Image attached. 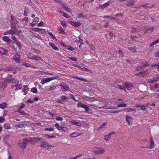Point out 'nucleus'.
I'll list each match as a JSON object with an SVG mask.
<instances>
[{
    "label": "nucleus",
    "mask_w": 159,
    "mask_h": 159,
    "mask_svg": "<svg viewBox=\"0 0 159 159\" xmlns=\"http://www.w3.org/2000/svg\"><path fill=\"white\" fill-rule=\"evenodd\" d=\"M92 151L95 154L98 155L104 153L106 150L102 147H94L92 148Z\"/></svg>",
    "instance_id": "nucleus-1"
},
{
    "label": "nucleus",
    "mask_w": 159,
    "mask_h": 159,
    "mask_svg": "<svg viewBox=\"0 0 159 159\" xmlns=\"http://www.w3.org/2000/svg\"><path fill=\"white\" fill-rule=\"evenodd\" d=\"M26 138H24L22 140H20L19 142L18 146L19 147L23 149L26 148L27 143Z\"/></svg>",
    "instance_id": "nucleus-2"
},
{
    "label": "nucleus",
    "mask_w": 159,
    "mask_h": 159,
    "mask_svg": "<svg viewBox=\"0 0 159 159\" xmlns=\"http://www.w3.org/2000/svg\"><path fill=\"white\" fill-rule=\"evenodd\" d=\"M40 146L43 149H50L52 146L50 145L47 141H43L41 142Z\"/></svg>",
    "instance_id": "nucleus-3"
},
{
    "label": "nucleus",
    "mask_w": 159,
    "mask_h": 159,
    "mask_svg": "<svg viewBox=\"0 0 159 159\" xmlns=\"http://www.w3.org/2000/svg\"><path fill=\"white\" fill-rule=\"evenodd\" d=\"M57 76H56L51 78H43L42 80L41 83L42 84H44L46 83L49 82L52 80L57 79Z\"/></svg>",
    "instance_id": "nucleus-4"
},
{
    "label": "nucleus",
    "mask_w": 159,
    "mask_h": 159,
    "mask_svg": "<svg viewBox=\"0 0 159 159\" xmlns=\"http://www.w3.org/2000/svg\"><path fill=\"white\" fill-rule=\"evenodd\" d=\"M77 107L78 108L80 107L84 108L85 109V112L88 113L89 108L87 105L83 104L80 102H79L77 104Z\"/></svg>",
    "instance_id": "nucleus-5"
},
{
    "label": "nucleus",
    "mask_w": 159,
    "mask_h": 159,
    "mask_svg": "<svg viewBox=\"0 0 159 159\" xmlns=\"http://www.w3.org/2000/svg\"><path fill=\"white\" fill-rule=\"evenodd\" d=\"M122 16V14L121 13H120L119 14H116V15H114L113 16H104V18L105 19H117L116 17L117 16Z\"/></svg>",
    "instance_id": "nucleus-6"
},
{
    "label": "nucleus",
    "mask_w": 159,
    "mask_h": 159,
    "mask_svg": "<svg viewBox=\"0 0 159 159\" xmlns=\"http://www.w3.org/2000/svg\"><path fill=\"white\" fill-rule=\"evenodd\" d=\"M60 86L61 87V90L65 92L68 91L69 89L68 86L65 83H61L60 85Z\"/></svg>",
    "instance_id": "nucleus-7"
},
{
    "label": "nucleus",
    "mask_w": 159,
    "mask_h": 159,
    "mask_svg": "<svg viewBox=\"0 0 159 159\" xmlns=\"http://www.w3.org/2000/svg\"><path fill=\"white\" fill-rule=\"evenodd\" d=\"M125 120L128 123L129 125H131L132 123L133 119L132 117L128 115H126L125 117Z\"/></svg>",
    "instance_id": "nucleus-8"
},
{
    "label": "nucleus",
    "mask_w": 159,
    "mask_h": 159,
    "mask_svg": "<svg viewBox=\"0 0 159 159\" xmlns=\"http://www.w3.org/2000/svg\"><path fill=\"white\" fill-rule=\"evenodd\" d=\"M68 23L75 27H78L80 25V23L78 21H74L72 20H68Z\"/></svg>",
    "instance_id": "nucleus-9"
},
{
    "label": "nucleus",
    "mask_w": 159,
    "mask_h": 159,
    "mask_svg": "<svg viewBox=\"0 0 159 159\" xmlns=\"http://www.w3.org/2000/svg\"><path fill=\"white\" fill-rule=\"evenodd\" d=\"M148 75V72L147 71L139 72L138 74H135L136 75L139 76L143 77L147 76Z\"/></svg>",
    "instance_id": "nucleus-10"
},
{
    "label": "nucleus",
    "mask_w": 159,
    "mask_h": 159,
    "mask_svg": "<svg viewBox=\"0 0 159 159\" xmlns=\"http://www.w3.org/2000/svg\"><path fill=\"white\" fill-rule=\"evenodd\" d=\"M20 56L18 54H16L13 57V60L16 63H19L20 61Z\"/></svg>",
    "instance_id": "nucleus-11"
},
{
    "label": "nucleus",
    "mask_w": 159,
    "mask_h": 159,
    "mask_svg": "<svg viewBox=\"0 0 159 159\" xmlns=\"http://www.w3.org/2000/svg\"><path fill=\"white\" fill-rule=\"evenodd\" d=\"M27 142H30L31 144H34L36 142L35 137L26 138Z\"/></svg>",
    "instance_id": "nucleus-12"
},
{
    "label": "nucleus",
    "mask_w": 159,
    "mask_h": 159,
    "mask_svg": "<svg viewBox=\"0 0 159 159\" xmlns=\"http://www.w3.org/2000/svg\"><path fill=\"white\" fill-rule=\"evenodd\" d=\"M115 133L113 132H112L109 133L108 134L104 136V139H105L107 141H108L111 138V135L113 134H115Z\"/></svg>",
    "instance_id": "nucleus-13"
},
{
    "label": "nucleus",
    "mask_w": 159,
    "mask_h": 159,
    "mask_svg": "<svg viewBox=\"0 0 159 159\" xmlns=\"http://www.w3.org/2000/svg\"><path fill=\"white\" fill-rule=\"evenodd\" d=\"M23 87L24 88L22 90V92L24 93L23 94L25 95L27 94L28 93L29 88L27 85H24Z\"/></svg>",
    "instance_id": "nucleus-14"
},
{
    "label": "nucleus",
    "mask_w": 159,
    "mask_h": 159,
    "mask_svg": "<svg viewBox=\"0 0 159 159\" xmlns=\"http://www.w3.org/2000/svg\"><path fill=\"white\" fill-rule=\"evenodd\" d=\"M110 3L109 2H108L102 5H99L98 8L102 9H104L107 7L109 6Z\"/></svg>",
    "instance_id": "nucleus-15"
},
{
    "label": "nucleus",
    "mask_w": 159,
    "mask_h": 159,
    "mask_svg": "<svg viewBox=\"0 0 159 159\" xmlns=\"http://www.w3.org/2000/svg\"><path fill=\"white\" fill-rule=\"evenodd\" d=\"M18 83L19 82H17V84L15 85V87L16 88L15 89V90H20L22 88V84H18Z\"/></svg>",
    "instance_id": "nucleus-16"
},
{
    "label": "nucleus",
    "mask_w": 159,
    "mask_h": 159,
    "mask_svg": "<svg viewBox=\"0 0 159 159\" xmlns=\"http://www.w3.org/2000/svg\"><path fill=\"white\" fill-rule=\"evenodd\" d=\"M136 107L137 108H139L142 111H145L146 109V107L143 105L138 104L136 105Z\"/></svg>",
    "instance_id": "nucleus-17"
},
{
    "label": "nucleus",
    "mask_w": 159,
    "mask_h": 159,
    "mask_svg": "<svg viewBox=\"0 0 159 159\" xmlns=\"http://www.w3.org/2000/svg\"><path fill=\"white\" fill-rule=\"evenodd\" d=\"M49 45L50 46L52 47L53 49L54 50L58 51L59 50V48L57 47V46L55 45L54 43H52L50 42L49 43Z\"/></svg>",
    "instance_id": "nucleus-18"
},
{
    "label": "nucleus",
    "mask_w": 159,
    "mask_h": 159,
    "mask_svg": "<svg viewBox=\"0 0 159 159\" xmlns=\"http://www.w3.org/2000/svg\"><path fill=\"white\" fill-rule=\"evenodd\" d=\"M67 97H66L65 96H63L61 97V99L58 100L57 101V102L60 103L62 104V102L64 101L67 98Z\"/></svg>",
    "instance_id": "nucleus-19"
},
{
    "label": "nucleus",
    "mask_w": 159,
    "mask_h": 159,
    "mask_svg": "<svg viewBox=\"0 0 159 159\" xmlns=\"http://www.w3.org/2000/svg\"><path fill=\"white\" fill-rule=\"evenodd\" d=\"M124 110L128 112L132 111L133 113H135L136 112V109L134 108H127L124 109Z\"/></svg>",
    "instance_id": "nucleus-20"
},
{
    "label": "nucleus",
    "mask_w": 159,
    "mask_h": 159,
    "mask_svg": "<svg viewBox=\"0 0 159 159\" xmlns=\"http://www.w3.org/2000/svg\"><path fill=\"white\" fill-rule=\"evenodd\" d=\"M124 84L127 88H130L131 89L133 87V85L131 83H129L125 82L124 83Z\"/></svg>",
    "instance_id": "nucleus-21"
},
{
    "label": "nucleus",
    "mask_w": 159,
    "mask_h": 159,
    "mask_svg": "<svg viewBox=\"0 0 159 159\" xmlns=\"http://www.w3.org/2000/svg\"><path fill=\"white\" fill-rule=\"evenodd\" d=\"M141 64L143 67H146L149 66L148 62L146 61H144L143 62L141 63Z\"/></svg>",
    "instance_id": "nucleus-22"
},
{
    "label": "nucleus",
    "mask_w": 159,
    "mask_h": 159,
    "mask_svg": "<svg viewBox=\"0 0 159 159\" xmlns=\"http://www.w3.org/2000/svg\"><path fill=\"white\" fill-rule=\"evenodd\" d=\"M7 87V84L6 83L2 82L0 83V89L5 88Z\"/></svg>",
    "instance_id": "nucleus-23"
},
{
    "label": "nucleus",
    "mask_w": 159,
    "mask_h": 159,
    "mask_svg": "<svg viewBox=\"0 0 159 159\" xmlns=\"http://www.w3.org/2000/svg\"><path fill=\"white\" fill-rule=\"evenodd\" d=\"M7 106V104L5 102H4L2 104H0V108L4 109L6 108Z\"/></svg>",
    "instance_id": "nucleus-24"
},
{
    "label": "nucleus",
    "mask_w": 159,
    "mask_h": 159,
    "mask_svg": "<svg viewBox=\"0 0 159 159\" xmlns=\"http://www.w3.org/2000/svg\"><path fill=\"white\" fill-rule=\"evenodd\" d=\"M59 12L61 13V15L63 16L64 17H66V18H68L70 17V16L68 15V14L63 12H61L60 11H58Z\"/></svg>",
    "instance_id": "nucleus-25"
},
{
    "label": "nucleus",
    "mask_w": 159,
    "mask_h": 159,
    "mask_svg": "<svg viewBox=\"0 0 159 159\" xmlns=\"http://www.w3.org/2000/svg\"><path fill=\"white\" fill-rule=\"evenodd\" d=\"M154 28L153 27H151L149 28H148L145 31L144 33L145 34H146L148 33H151L152 32Z\"/></svg>",
    "instance_id": "nucleus-26"
},
{
    "label": "nucleus",
    "mask_w": 159,
    "mask_h": 159,
    "mask_svg": "<svg viewBox=\"0 0 159 159\" xmlns=\"http://www.w3.org/2000/svg\"><path fill=\"white\" fill-rule=\"evenodd\" d=\"M27 125L26 124H18L16 125L15 126V127H18L20 128H23L25 126H26Z\"/></svg>",
    "instance_id": "nucleus-27"
},
{
    "label": "nucleus",
    "mask_w": 159,
    "mask_h": 159,
    "mask_svg": "<svg viewBox=\"0 0 159 159\" xmlns=\"http://www.w3.org/2000/svg\"><path fill=\"white\" fill-rule=\"evenodd\" d=\"M72 78L73 79H76L78 80H80L81 81H84V82H87V80L85 79H84L83 78H80L75 76H73L72 77Z\"/></svg>",
    "instance_id": "nucleus-28"
},
{
    "label": "nucleus",
    "mask_w": 159,
    "mask_h": 159,
    "mask_svg": "<svg viewBox=\"0 0 159 159\" xmlns=\"http://www.w3.org/2000/svg\"><path fill=\"white\" fill-rule=\"evenodd\" d=\"M128 49L131 51V52H136L137 48L135 47H129L128 48Z\"/></svg>",
    "instance_id": "nucleus-29"
},
{
    "label": "nucleus",
    "mask_w": 159,
    "mask_h": 159,
    "mask_svg": "<svg viewBox=\"0 0 159 159\" xmlns=\"http://www.w3.org/2000/svg\"><path fill=\"white\" fill-rule=\"evenodd\" d=\"M159 42V39L157 40H156L155 41L152 43L150 44V47H152V48H154V45L155 44H156L158 43Z\"/></svg>",
    "instance_id": "nucleus-30"
},
{
    "label": "nucleus",
    "mask_w": 159,
    "mask_h": 159,
    "mask_svg": "<svg viewBox=\"0 0 159 159\" xmlns=\"http://www.w3.org/2000/svg\"><path fill=\"white\" fill-rule=\"evenodd\" d=\"M80 69L82 71H85L86 72H89V73H91L92 72L91 70L84 67H81Z\"/></svg>",
    "instance_id": "nucleus-31"
},
{
    "label": "nucleus",
    "mask_w": 159,
    "mask_h": 159,
    "mask_svg": "<svg viewBox=\"0 0 159 159\" xmlns=\"http://www.w3.org/2000/svg\"><path fill=\"white\" fill-rule=\"evenodd\" d=\"M2 39L4 41L7 42H9L11 41V40L8 37L6 36H4Z\"/></svg>",
    "instance_id": "nucleus-32"
},
{
    "label": "nucleus",
    "mask_w": 159,
    "mask_h": 159,
    "mask_svg": "<svg viewBox=\"0 0 159 159\" xmlns=\"http://www.w3.org/2000/svg\"><path fill=\"white\" fill-rule=\"evenodd\" d=\"M4 126L5 128L7 129H10L11 128L10 124L9 123H5L4 124Z\"/></svg>",
    "instance_id": "nucleus-33"
},
{
    "label": "nucleus",
    "mask_w": 159,
    "mask_h": 159,
    "mask_svg": "<svg viewBox=\"0 0 159 159\" xmlns=\"http://www.w3.org/2000/svg\"><path fill=\"white\" fill-rule=\"evenodd\" d=\"M62 8L64 9V10H65L66 11L70 12H71V11L70 9L65 6V5L64 4H62L61 5Z\"/></svg>",
    "instance_id": "nucleus-34"
},
{
    "label": "nucleus",
    "mask_w": 159,
    "mask_h": 159,
    "mask_svg": "<svg viewBox=\"0 0 159 159\" xmlns=\"http://www.w3.org/2000/svg\"><path fill=\"white\" fill-rule=\"evenodd\" d=\"M142 6L143 7H144L146 9H148V8H151L152 7H153L154 6L153 5H152V6L149 5V4H146V5L144 4L142 5Z\"/></svg>",
    "instance_id": "nucleus-35"
},
{
    "label": "nucleus",
    "mask_w": 159,
    "mask_h": 159,
    "mask_svg": "<svg viewBox=\"0 0 159 159\" xmlns=\"http://www.w3.org/2000/svg\"><path fill=\"white\" fill-rule=\"evenodd\" d=\"M134 0H131L128 3L127 6L128 7L133 6L134 3Z\"/></svg>",
    "instance_id": "nucleus-36"
},
{
    "label": "nucleus",
    "mask_w": 159,
    "mask_h": 159,
    "mask_svg": "<svg viewBox=\"0 0 159 159\" xmlns=\"http://www.w3.org/2000/svg\"><path fill=\"white\" fill-rule=\"evenodd\" d=\"M154 146V143L153 140L152 138V137H151L150 138V148H152Z\"/></svg>",
    "instance_id": "nucleus-37"
},
{
    "label": "nucleus",
    "mask_w": 159,
    "mask_h": 159,
    "mask_svg": "<svg viewBox=\"0 0 159 159\" xmlns=\"http://www.w3.org/2000/svg\"><path fill=\"white\" fill-rule=\"evenodd\" d=\"M34 59L35 60L38 61L42 60V59L40 57L34 55Z\"/></svg>",
    "instance_id": "nucleus-38"
},
{
    "label": "nucleus",
    "mask_w": 159,
    "mask_h": 159,
    "mask_svg": "<svg viewBox=\"0 0 159 159\" xmlns=\"http://www.w3.org/2000/svg\"><path fill=\"white\" fill-rule=\"evenodd\" d=\"M32 30L33 31H35L36 32H40L41 31V29H40L39 28H35L32 29Z\"/></svg>",
    "instance_id": "nucleus-39"
},
{
    "label": "nucleus",
    "mask_w": 159,
    "mask_h": 159,
    "mask_svg": "<svg viewBox=\"0 0 159 159\" xmlns=\"http://www.w3.org/2000/svg\"><path fill=\"white\" fill-rule=\"evenodd\" d=\"M32 50H33V52L37 54H39L40 53V50L35 48H33Z\"/></svg>",
    "instance_id": "nucleus-40"
},
{
    "label": "nucleus",
    "mask_w": 159,
    "mask_h": 159,
    "mask_svg": "<svg viewBox=\"0 0 159 159\" xmlns=\"http://www.w3.org/2000/svg\"><path fill=\"white\" fill-rule=\"evenodd\" d=\"M34 55L33 54L31 53H29L28 55V58L29 59L34 60Z\"/></svg>",
    "instance_id": "nucleus-41"
},
{
    "label": "nucleus",
    "mask_w": 159,
    "mask_h": 159,
    "mask_svg": "<svg viewBox=\"0 0 159 159\" xmlns=\"http://www.w3.org/2000/svg\"><path fill=\"white\" fill-rule=\"evenodd\" d=\"M126 106L127 104L125 103L117 105V107H125Z\"/></svg>",
    "instance_id": "nucleus-42"
},
{
    "label": "nucleus",
    "mask_w": 159,
    "mask_h": 159,
    "mask_svg": "<svg viewBox=\"0 0 159 159\" xmlns=\"http://www.w3.org/2000/svg\"><path fill=\"white\" fill-rule=\"evenodd\" d=\"M48 34L53 39H56V38L53 35V34L52 33L50 32H48Z\"/></svg>",
    "instance_id": "nucleus-43"
},
{
    "label": "nucleus",
    "mask_w": 159,
    "mask_h": 159,
    "mask_svg": "<svg viewBox=\"0 0 159 159\" xmlns=\"http://www.w3.org/2000/svg\"><path fill=\"white\" fill-rule=\"evenodd\" d=\"M54 129L53 128H46L44 129V130L45 131H53Z\"/></svg>",
    "instance_id": "nucleus-44"
},
{
    "label": "nucleus",
    "mask_w": 159,
    "mask_h": 159,
    "mask_svg": "<svg viewBox=\"0 0 159 159\" xmlns=\"http://www.w3.org/2000/svg\"><path fill=\"white\" fill-rule=\"evenodd\" d=\"M31 92L34 93H37V89L35 87L32 88L31 89Z\"/></svg>",
    "instance_id": "nucleus-45"
},
{
    "label": "nucleus",
    "mask_w": 159,
    "mask_h": 159,
    "mask_svg": "<svg viewBox=\"0 0 159 159\" xmlns=\"http://www.w3.org/2000/svg\"><path fill=\"white\" fill-rule=\"evenodd\" d=\"M90 99L92 100V101H99V102H102V101L101 100H100L97 99V98H90Z\"/></svg>",
    "instance_id": "nucleus-46"
},
{
    "label": "nucleus",
    "mask_w": 159,
    "mask_h": 159,
    "mask_svg": "<svg viewBox=\"0 0 159 159\" xmlns=\"http://www.w3.org/2000/svg\"><path fill=\"white\" fill-rule=\"evenodd\" d=\"M25 104L23 103H22L21 104V106H19L18 107V111H20L23 108L25 107Z\"/></svg>",
    "instance_id": "nucleus-47"
},
{
    "label": "nucleus",
    "mask_w": 159,
    "mask_h": 159,
    "mask_svg": "<svg viewBox=\"0 0 159 159\" xmlns=\"http://www.w3.org/2000/svg\"><path fill=\"white\" fill-rule=\"evenodd\" d=\"M15 43L19 47H20L21 46V44L20 42L18 40H16L15 42Z\"/></svg>",
    "instance_id": "nucleus-48"
},
{
    "label": "nucleus",
    "mask_w": 159,
    "mask_h": 159,
    "mask_svg": "<svg viewBox=\"0 0 159 159\" xmlns=\"http://www.w3.org/2000/svg\"><path fill=\"white\" fill-rule=\"evenodd\" d=\"M152 66H156L157 68V70L159 72V63L154 64Z\"/></svg>",
    "instance_id": "nucleus-49"
},
{
    "label": "nucleus",
    "mask_w": 159,
    "mask_h": 159,
    "mask_svg": "<svg viewBox=\"0 0 159 159\" xmlns=\"http://www.w3.org/2000/svg\"><path fill=\"white\" fill-rule=\"evenodd\" d=\"M68 58L70 60L72 61H77V59L76 58H75V57H68Z\"/></svg>",
    "instance_id": "nucleus-50"
},
{
    "label": "nucleus",
    "mask_w": 159,
    "mask_h": 159,
    "mask_svg": "<svg viewBox=\"0 0 159 159\" xmlns=\"http://www.w3.org/2000/svg\"><path fill=\"white\" fill-rule=\"evenodd\" d=\"M79 16L81 19H85L86 16L83 14H80L79 15Z\"/></svg>",
    "instance_id": "nucleus-51"
},
{
    "label": "nucleus",
    "mask_w": 159,
    "mask_h": 159,
    "mask_svg": "<svg viewBox=\"0 0 159 159\" xmlns=\"http://www.w3.org/2000/svg\"><path fill=\"white\" fill-rule=\"evenodd\" d=\"M16 80H15L14 79H12L10 80H9V82L13 83H16Z\"/></svg>",
    "instance_id": "nucleus-52"
},
{
    "label": "nucleus",
    "mask_w": 159,
    "mask_h": 159,
    "mask_svg": "<svg viewBox=\"0 0 159 159\" xmlns=\"http://www.w3.org/2000/svg\"><path fill=\"white\" fill-rule=\"evenodd\" d=\"M35 21V22L33 21L32 22L30 23V26L33 27L35 26L36 24V22Z\"/></svg>",
    "instance_id": "nucleus-53"
},
{
    "label": "nucleus",
    "mask_w": 159,
    "mask_h": 159,
    "mask_svg": "<svg viewBox=\"0 0 159 159\" xmlns=\"http://www.w3.org/2000/svg\"><path fill=\"white\" fill-rule=\"evenodd\" d=\"M72 123L73 125L77 126L79 125L80 124V123L79 122L75 121H72Z\"/></svg>",
    "instance_id": "nucleus-54"
},
{
    "label": "nucleus",
    "mask_w": 159,
    "mask_h": 159,
    "mask_svg": "<svg viewBox=\"0 0 159 159\" xmlns=\"http://www.w3.org/2000/svg\"><path fill=\"white\" fill-rule=\"evenodd\" d=\"M118 87L120 89H122L123 90H124L125 91V87L121 85H118Z\"/></svg>",
    "instance_id": "nucleus-55"
},
{
    "label": "nucleus",
    "mask_w": 159,
    "mask_h": 159,
    "mask_svg": "<svg viewBox=\"0 0 159 159\" xmlns=\"http://www.w3.org/2000/svg\"><path fill=\"white\" fill-rule=\"evenodd\" d=\"M120 112V110H112L110 111L111 113H116Z\"/></svg>",
    "instance_id": "nucleus-56"
},
{
    "label": "nucleus",
    "mask_w": 159,
    "mask_h": 159,
    "mask_svg": "<svg viewBox=\"0 0 159 159\" xmlns=\"http://www.w3.org/2000/svg\"><path fill=\"white\" fill-rule=\"evenodd\" d=\"M8 54V51L6 49L3 50V52H2V53H1L2 55H7Z\"/></svg>",
    "instance_id": "nucleus-57"
},
{
    "label": "nucleus",
    "mask_w": 159,
    "mask_h": 159,
    "mask_svg": "<svg viewBox=\"0 0 159 159\" xmlns=\"http://www.w3.org/2000/svg\"><path fill=\"white\" fill-rule=\"evenodd\" d=\"M106 124L105 123L103 124L100 127H99L98 128V130H99L100 129H101L105 127L106 126Z\"/></svg>",
    "instance_id": "nucleus-58"
},
{
    "label": "nucleus",
    "mask_w": 159,
    "mask_h": 159,
    "mask_svg": "<svg viewBox=\"0 0 159 159\" xmlns=\"http://www.w3.org/2000/svg\"><path fill=\"white\" fill-rule=\"evenodd\" d=\"M56 120L57 121H62L63 120V119L61 117L57 116L56 118Z\"/></svg>",
    "instance_id": "nucleus-59"
},
{
    "label": "nucleus",
    "mask_w": 159,
    "mask_h": 159,
    "mask_svg": "<svg viewBox=\"0 0 159 159\" xmlns=\"http://www.w3.org/2000/svg\"><path fill=\"white\" fill-rule=\"evenodd\" d=\"M61 24L62 26L64 28L66 27V24L64 20H62L61 21Z\"/></svg>",
    "instance_id": "nucleus-60"
},
{
    "label": "nucleus",
    "mask_w": 159,
    "mask_h": 159,
    "mask_svg": "<svg viewBox=\"0 0 159 159\" xmlns=\"http://www.w3.org/2000/svg\"><path fill=\"white\" fill-rule=\"evenodd\" d=\"M5 119L3 117L1 116L0 117V122L3 123L4 121H5Z\"/></svg>",
    "instance_id": "nucleus-61"
},
{
    "label": "nucleus",
    "mask_w": 159,
    "mask_h": 159,
    "mask_svg": "<svg viewBox=\"0 0 159 159\" xmlns=\"http://www.w3.org/2000/svg\"><path fill=\"white\" fill-rule=\"evenodd\" d=\"M132 31L133 33H135L137 31V29L134 27H132L131 28Z\"/></svg>",
    "instance_id": "nucleus-62"
},
{
    "label": "nucleus",
    "mask_w": 159,
    "mask_h": 159,
    "mask_svg": "<svg viewBox=\"0 0 159 159\" xmlns=\"http://www.w3.org/2000/svg\"><path fill=\"white\" fill-rule=\"evenodd\" d=\"M9 31L10 34H16V31L14 30H9Z\"/></svg>",
    "instance_id": "nucleus-63"
},
{
    "label": "nucleus",
    "mask_w": 159,
    "mask_h": 159,
    "mask_svg": "<svg viewBox=\"0 0 159 159\" xmlns=\"http://www.w3.org/2000/svg\"><path fill=\"white\" fill-rule=\"evenodd\" d=\"M71 137H75L78 136L76 134V133L75 132L71 133L70 135Z\"/></svg>",
    "instance_id": "nucleus-64"
}]
</instances>
